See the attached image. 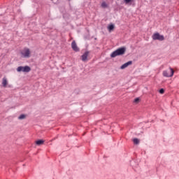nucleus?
I'll return each instance as SVG.
<instances>
[{
  "mask_svg": "<svg viewBox=\"0 0 179 179\" xmlns=\"http://www.w3.org/2000/svg\"><path fill=\"white\" fill-rule=\"evenodd\" d=\"M126 51H127V48L125 47L120 48L110 54V57L115 58V57H119L120 55H124Z\"/></svg>",
  "mask_w": 179,
  "mask_h": 179,
  "instance_id": "nucleus-1",
  "label": "nucleus"
},
{
  "mask_svg": "<svg viewBox=\"0 0 179 179\" xmlns=\"http://www.w3.org/2000/svg\"><path fill=\"white\" fill-rule=\"evenodd\" d=\"M17 72H30L31 71V69L29 66H18L17 69Z\"/></svg>",
  "mask_w": 179,
  "mask_h": 179,
  "instance_id": "nucleus-2",
  "label": "nucleus"
},
{
  "mask_svg": "<svg viewBox=\"0 0 179 179\" xmlns=\"http://www.w3.org/2000/svg\"><path fill=\"white\" fill-rule=\"evenodd\" d=\"M170 73H169V71H163V76L165 78H172V76L174 75V69L173 68L170 67Z\"/></svg>",
  "mask_w": 179,
  "mask_h": 179,
  "instance_id": "nucleus-3",
  "label": "nucleus"
},
{
  "mask_svg": "<svg viewBox=\"0 0 179 179\" xmlns=\"http://www.w3.org/2000/svg\"><path fill=\"white\" fill-rule=\"evenodd\" d=\"M152 39L158 40L159 41H163L164 40V36L157 32L152 35Z\"/></svg>",
  "mask_w": 179,
  "mask_h": 179,
  "instance_id": "nucleus-4",
  "label": "nucleus"
},
{
  "mask_svg": "<svg viewBox=\"0 0 179 179\" xmlns=\"http://www.w3.org/2000/svg\"><path fill=\"white\" fill-rule=\"evenodd\" d=\"M21 54L23 55L24 58H30V49H25L24 52H22Z\"/></svg>",
  "mask_w": 179,
  "mask_h": 179,
  "instance_id": "nucleus-5",
  "label": "nucleus"
},
{
  "mask_svg": "<svg viewBox=\"0 0 179 179\" xmlns=\"http://www.w3.org/2000/svg\"><path fill=\"white\" fill-rule=\"evenodd\" d=\"M71 48H73V51H76V52H78L79 51V48H78L76 42L75 41L71 43Z\"/></svg>",
  "mask_w": 179,
  "mask_h": 179,
  "instance_id": "nucleus-6",
  "label": "nucleus"
},
{
  "mask_svg": "<svg viewBox=\"0 0 179 179\" xmlns=\"http://www.w3.org/2000/svg\"><path fill=\"white\" fill-rule=\"evenodd\" d=\"M129 65H132V61H129L124 63L120 66V69H125V68H127V66H129Z\"/></svg>",
  "mask_w": 179,
  "mask_h": 179,
  "instance_id": "nucleus-7",
  "label": "nucleus"
},
{
  "mask_svg": "<svg viewBox=\"0 0 179 179\" xmlns=\"http://www.w3.org/2000/svg\"><path fill=\"white\" fill-rule=\"evenodd\" d=\"M87 57H89V51H86L82 56V61L85 62V61H87Z\"/></svg>",
  "mask_w": 179,
  "mask_h": 179,
  "instance_id": "nucleus-8",
  "label": "nucleus"
},
{
  "mask_svg": "<svg viewBox=\"0 0 179 179\" xmlns=\"http://www.w3.org/2000/svg\"><path fill=\"white\" fill-rule=\"evenodd\" d=\"M2 85L3 87H6V86H8V79H6V77L3 78Z\"/></svg>",
  "mask_w": 179,
  "mask_h": 179,
  "instance_id": "nucleus-9",
  "label": "nucleus"
},
{
  "mask_svg": "<svg viewBox=\"0 0 179 179\" xmlns=\"http://www.w3.org/2000/svg\"><path fill=\"white\" fill-rule=\"evenodd\" d=\"M36 145L40 146L41 145H44V140H38L36 141Z\"/></svg>",
  "mask_w": 179,
  "mask_h": 179,
  "instance_id": "nucleus-10",
  "label": "nucleus"
},
{
  "mask_svg": "<svg viewBox=\"0 0 179 179\" xmlns=\"http://www.w3.org/2000/svg\"><path fill=\"white\" fill-rule=\"evenodd\" d=\"M114 24H110V25H108V29L109 31H113V30H114Z\"/></svg>",
  "mask_w": 179,
  "mask_h": 179,
  "instance_id": "nucleus-11",
  "label": "nucleus"
},
{
  "mask_svg": "<svg viewBox=\"0 0 179 179\" xmlns=\"http://www.w3.org/2000/svg\"><path fill=\"white\" fill-rule=\"evenodd\" d=\"M27 115L24 114H22L18 117V120H25Z\"/></svg>",
  "mask_w": 179,
  "mask_h": 179,
  "instance_id": "nucleus-12",
  "label": "nucleus"
},
{
  "mask_svg": "<svg viewBox=\"0 0 179 179\" xmlns=\"http://www.w3.org/2000/svg\"><path fill=\"white\" fill-rule=\"evenodd\" d=\"M133 142H134V145H139V139H138V138H134Z\"/></svg>",
  "mask_w": 179,
  "mask_h": 179,
  "instance_id": "nucleus-13",
  "label": "nucleus"
},
{
  "mask_svg": "<svg viewBox=\"0 0 179 179\" xmlns=\"http://www.w3.org/2000/svg\"><path fill=\"white\" fill-rule=\"evenodd\" d=\"M101 6H102V8H107V3L103 2V3H101Z\"/></svg>",
  "mask_w": 179,
  "mask_h": 179,
  "instance_id": "nucleus-14",
  "label": "nucleus"
},
{
  "mask_svg": "<svg viewBox=\"0 0 179 179\" xmlns=\"http://www.w3.org/2000/svg\"><path fill=\"white\" fill-rule=\"evenodd\" d=\"M140 101H141V99L139 98H136L134 99V102L138 103H139Z\"/></svg>",
  "mask_w": 179,
  "mask_h": 179,
  "instance_id": "nucleus-15",
  "label": "nucleus"
},
{
  "mask_svg": "<svg viewBox=\"0 0 179 179\" xmlns=\"http://www.w3.org/2000/svg\"><path fill=\"white\" fill-rule=\"evenodd\" d=\"M159 92L160 94H164V89L162 88V89L159 90Z\"/></svg>",
  "mask_w": 179,
  "mask_h": 179,
  "instance_id": "nucleus-16",
  "label": "nucleus"
},
{
  "mask_svg": "<svg viewBox=\"0 0 179 179\" xmlns=\"http://www.w3.org/2000/svg\"><path fill=\"white\" fill-rule=\"evenodd\" d=\"M124 3H129L130 2H132L133 0H124Z\"/></svg>",
  "mask_w": 179,
  "mask_h": 179,
  "instance_id": "nucleus-17",
  "label": "nucleus"
},
{
  "mask_svg": "<svg viewBox=\"0 0 179 179\" xmlns=\"http://www.w3.org/2000/svg\"><path fill=\"white\" fill-rule=\"evenodd\" d=\"M69 1H71V0H69Z\"/></svg>",
  "mask_w": 179,
  "mask_h": 179,
  "instance_id": "nucleus-18",
  "label": "nucleus"
}]
</instances>
